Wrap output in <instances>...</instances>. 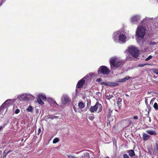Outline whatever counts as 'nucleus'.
<instances>
[{
	"label": "nucleus",
	"mask_w": 158,
	"mask_h": 158,
	"mask_svg": "<svg viewBox=\"0 0 158 158\" xmlns=\"http://www.w3.org/2000/svg\"><path fill=\"white\" fill-rule=\"evenodd\" d=\"M153 106L156 110H158V105L157 103L155 102Z\"/></svg>",
	"instance_id": "nucleus-25"
},
{
	"label": "nucleus",
	"mask_w": 158,
	"mask_h": 158,
	"mask_svg": "<svg viewBox=\"0 0 158 158\" xmlns=\"http://www.w3.org/2000/svg\"><path fill=\"white\" fill-rule=\"evenodd\" d=\"M146 106H147V107L146 110L148 112V114H149V112H150V111L151 110V108L150 106L148 104H147L146 105Z\"/></svg>",
	"instance_id": "nucleus-21"
},
{
	"label": "nucleus",
	"mask_w": 158,
	"mask_h": 158,
	"mask_svg": "<svg viewBox=\"0 0 158 158\" xmlns=\"http://www.w3.org/2000/svg\"><path fill=\"white\" fill-rule=\"evenodd\" d=\"M145 28L143 26H139L136 31V39L138 42L139 44L140 42L143 43V39L145 34Z\"/></svg>",
	"instance_id": "nucleus-2"
},
{
	"label": "nucleus",
	"mask_w": 158,
	"mask_h": 158,
	"mask_svg": "<svg viewBox=\"0 0 158 158\" xmlns=\"http://www.w3.org/2000/svg\"><path fill=\"white\" fill-rule=\"evenodd\" d=\"M152 58V56L151 55L149 56L147 58L145 59V61H147L151 59Z\"/></svg>",
	"instance_id": "nucleus-29"
},
{
	"label": "nucleus",
	"mask_w": 158,
	"mask_h": 158,
	"mask_svg": "<svg viewBox=\"0 0 158 158\" xmlns=\"http://www.w3.org/2000/svg\"><path fill=\"white\" fill-rule=\"evenodd\" d=\"M156 149L158 152V141H157L156 143Z\"/></svg>",
	"instance_id": "nucleus-30"
},
{
	"label": "nucleus",
	"mask_w": 158,
	"mask_h": 158,
	"mask_svg": "<svg viewBox=\"0 0 158 158\" xmlns=\"http://www.w3.org/2000/svg\"><path fill=\"white\" fill-rule=\"evenodd\" d=\"M123 30H121L114 32L113 35V39L116 43H125L127 39L126 35L124 34Z\"/></svg>",
	"instance_id": "nucleus-1"
},
{
	"label": "nucleus",
	"mask_w": 158,
	"mask_h": 158,
	"mask_svg": "<svg viewBox=\"0 0 158 158\" xmlns=\"http://www.w3.org/2000/svg\"><path fill=\"white\" fill-rule=\"evenodd\" d=\"M123 157L124 158H129L127 154H124L123 155Z\"/></svg>",
	"instance_id": "nucleus-33"
},
{
	"label": "nucleus",
	"mask_w": 158,
	"mask_h": 158,
	"mask_svg": "<svg viewBox=\"0 0 158 158\" xmlns=\"http://www.w3.org/2000/svg\"><path fill=\"white\" fill-rule=\"evenodd\" d=\"M96 81L99 82H100L101 81V80L100 78H98L96 80Z\"/></svg>",
	"instance_id": "nucleus-38"
},
{
	"label": "nucleus",
	"mask_w": 158,
	"mask_h": 158,
	"mask_svg": "<svg viewBox=\"0 0 158 158\" xmlns=\"http://www.w3.org/2000/svg\"><path fill=\"white\" fill-rule=\"evenodd\" d=\"M38 97L40 99H42L43 100H47L45 94H39Z\"/></svg>",
	"instance_id": "nucleus-16"
},
{
	"label": "nucleus",
	"mask_w": 158,
	"mask_h": 158,
	"mask_svg": "<svg viewBox=\"0 0 158 158\" xmlns=\"http://www.w3.org/2000/svg\"><path fill=\"white\" fill-rule=\"evenodd\" d=\"M145 104H146V105L147 104H148V99L146 98L145 99Z\"/></svg>",
	"instance_id": "nucleus-39"
},
{
	"label": "nucleus",
	"mask_w": 158,
	"mask_h": 158,
	"mask_svg": "<svg viewBox=\"0 0 158 158\" xmlns=\"http://www.w3.org/2000/svg\"><path fill=\"white\" fill-rule=\"evenodd\" d=\"M104 84L107 86H116L119 85V83L118 82H114L109 83L105 82Z\"/></svg>",
	"instance_id": "nucleus-12"
},
{
	"label": "nucleus",
	"mask_w": 158,
	"mask_h": 158,
	"mask_svg": "<svg viewBox=\"0 0 158 158\" xmlns=\"http://www.w3.org/2000/svg\"><path fill=\"white\" fill-rule=\"evenodd\" d=\"M51 118H52V119H53V118H58V117H57V116H56L54 115V116H52Z\"/></svg>",
	"instance_id": "nucleus-37"
},
{
	"label": "nucleus",
	"mask_w": 158,
	"mask_h": 158,
	"mask_svg": "<svg viewBox=\"0 0 158 158\" xmlns=\"http://www.w3.org/2000/svg\"><path fill=\"white\" fill-rule=\"evenodd\" d=\"M148 117L149 118V122H150L151 121V118L150 117H149V116H148Z\"/></svg>",
	"instance_id": "nucleus-41"
},
{
	"label": "nucleus",
	"mask_w": 158,
	"mask_h": 158,
	"mask_svg": "<svg viewBox=\"0 0 158 158\" xmlns=\"http://www.w3.org/2000/svg\"><path fill=\"white\" fill-rule=\"evenodd\" d=\"M128 58V59H129V60H131V59H130V58Z\"/></svg>",
	"instance_id": "nucleus-46"
},
{
	"label": "nucleus",
	"mask_w": 158,
	"mask_h": 158,
	"mask_svg": "<svg viewBox=\"0 0 158 158\" xmlns=\"http://www.w3.org/2000/svg\"><path fill=\"white\" fill-rule=\"evenodd\" d=\"M157 43H156V42L151 41V42H150L149 44L151 45H156Z\"/></svg>",
	"instance_id": "nucleus-28"
},
{
	"label": "nucleus",
	"mask_w": 158,
	"mask_h": 158,
	"mask_svg": "<svg viewBox=\"0 0 158 158\" xmlns=\"http://www.w3.org/2000/svg\"><path fill=\"white\" fill-rule=\"evenodd\" d=\"M141 19V16L139 15H135L132 16L130 18L131 23L134 24H137Z\"/></svg>",
	"instance_id": "nucleus-8"
},
{
	"label": "nucleus",
	"mask_w": 158,
	"mask_h": 158,
	"mask_svg": "<svg viewBox=\"0 0 158 158\" xmlns=\"http://www.w3.org/2000/svg\"><path fill=\"white\" fill-rule=\"evenodd\" d=\"M128 52L134 57H137L139 55L138 49L134 46H131L128 47Z\"/></svg>",
	"instance_id": "nucleus-5"
},
{
	"label": "nucleus",
	"mask_w": 158,
	"mask_h": 158,
	"mask_svg": "<svg viewBox=\"0 0 158 158\" xmlns=\"http://www.w3.org/2000/svg\"><path fill=\"white\" fill-rule=\"evenodd\" d=\"M11 101L10 99H8L4 103V104L6 105H9Z\"/></svg>",
	"instance_id": "nucleus-26"
},
{
	"label": "nucleus",
	"mask_w": 158,
	"mask_h": 158,
	"mask_svg": "<svg viewBox=\"0 0 158 158\" xmlns=\"http://www.w3.org/2000/svg\"><path fill=\"white\" fill-rule=\"evenodd\" d=\"M85 78V77L78 82L77 85V88H80L83 86L85 83V81L84 79Z\"/></svg>",
	"instance_id": "nucleus-9"
},
{
	"label": "nucleus",
	"mask_w": 158,
	"mask_h": 158,
	"mask_svg": "<svg viewBox=\"0 0 158 158\" xmlns=\"http://www.w3.org/2000/svg\"><path fill=\"white\" fill-rule=\"evenodd\" d=\"M98 72L99 74L107 75L109 73L110 70L109 68L106 66H102L98 69Z\"/></svg>",
	"instance_id": "nucleus-7"
},
{
	"label": "nucleus",
	"mask_w": 158,
	"mask_h": 158,
	"mask_svg": "<svg viewBox=\"0 0 158 158\" xmlns=\"http://www.w3.org/2000/svg\"><path fill=\"white\" fill-rule=\"evenodd\" d=\"M34 97L32 95L27 93H23L18 96L17 98L20 101H28L30 99H33Z\"/></svg>",
	"instance_id": "nucleus-4"
},
{
	"label": "nucleus",
	"mask_w": 158,
	"mask_h": 158,
	"mask_svg": "<svg viewBox=\"0 0 158 158\" xmlns=\"http://www.w3.org/2000/svg\"><path fill=\"white\" fill-rule=\"evenodd\" d=\"M98 109V113L101 112L102 110V105L97 102L95 105L94 106H91L89 109V110L92 113L96 112Z\"/></svg>",
	"instance_id": "nucleus-6"
},
{
	"label": "nucleus",
	"mask_w": 158,
	"mask_h": 158,
	"mask_svg": "<svg viewBox=\"0 0 158 158\" xmlns=\"http://www.w3.org/2000/svg\"><path fill=\"white\" fill-rule=\"evenodd\" d=\"M33 110V109L32 107L31 106H29V107L27 109V110L28 112H32V111Z\"/></svg>",
	"instance_id": "nucleus-24"
},
{
	"label": "nucleus",
	"mask_w": 158,
	"mask_h": 158,
	"mask_svg": "<svg viewBox=\"0 0 158 158\" xmlns=\"http://www.w3.org/2000/svg\"><path fill=\"white\" fill-rule=\"evenodd\" d=\"M146 132L150 135H156V133L155 131H152L151 130H148L146 131Z\"/></svg>",
	"instance_id": "nucleus-18"
},
{
	"label": "nucleus",
	"mask_w": 158,
	"mask_h": 158,
	"mask_svg": "<svg viewBox=\"0 0 158 158\" xmlns=\"http://www.w3.org/2000/svg\"><path fill=\"white\" fill-rule=\"evenodd\" d=\"M92 119H93L94 118V117H92Z\"/></svg>",
	"instance_id": "nucleus-47"
},
{
	"label": "nucleus",
	"mask_w": 158,
	"mask_h": 158,
	"mask_svg": "<svg viewBox=\"0 0 158 158\" xmlns=\"http://www.w3.org/2000/svg\"><path fill=\"white\" fill-rule=\"evenodd\" d=\"M40 132H41V129L39 128L38 129V133H37L38 135H39L40 134Z\"/></svg>",
	"instance_id": "nucleus-36"
},
{
	"label": "nucleus",
	"mask_w": 158,
	"mask_h": 158,
	"mask_svg": "<svg viewBox=\"0 0 158 158\" xmlns=\"http://www.w3.org/2000/svg\"><path fill=\"white\" fill-rule=\"evenodd\" d=\"M105 158H109V157L107 156V157H106Z\"/></svg>",
	"instance_id": "nucleus-45"
},
{
	"label": "nucleus",
	"mask_w": 158,
	"mask_h": 158,
	"mask_svg": "<svg viewBox=\"0 0 158 158\" xmlns=\"http://www.w3.org/2000/svg\"><path fill=\"white\" fill-rule=\"evenodd\" d=\"M2 128V126H0V130Z\"/></svg>",
	"instance_id": "nucleus-44"
},
{
	"label": "nucleus",
	"mask_w": 158,
	"mask_h": 158,
	"mask_svg": "<svg viewBox=\"0 0 158 158\" xmlns=\"http://www.w3.org/2000/svg\"><path fill=\"white\" fill-rule=\"evenodd\" d=\"M150 137V136L147 134L143 133V139L144 140H147L149 139Z\"/></svg>",
	"instance_id": "nucleus-15"
},
{
	"label": "nucleus",
	"mask_w": 158,
	"mask_h": 158,
	"mask_svg": "<svg viewBox=\"0 0 158 158\" xmlns=\"http://www.w3.org/2000/svg\"><path fill=\"white\" fill-rule=\"evenodd\" d=\"M10 151H8V152H7V153H6V155H7L9 153H10Z\"/></svg>",
	"instance_id": "nucleus-42"
},
{
	"label": "nucleus",
	"mask_w": 158,
	"mask_h": 158,
	"mask_svg": "<svg viewBox=\"0 0 158 158\" xmlns=\"http://www.w3.org/2000/svg\"><path fill=\"white\" fill-rule=\"evenodd\" d=\"M111 69H114L115 68H118L122 65V62L120 59L116 56L112 57L110 60Z\"/></svg>",
	"instance_id": "nucleus-3"
},
{
	"label": "nucleus",
	"mask_w": 158,
	"mask_h": 158,
	"mask_svg": "<svg viewBox=\"0 0 158 158\" xmlns=\"http://www.w3.org/2000/svg\"><path fill=\"white\" fill-rule=\"evenodd\" d=\"M153 72L155 74H158V69H155Z\"/></svg>",
	"instance_id": "nucleus-31"
},
{
	"label": "nucleus",
	"mask_w": 158,
	"mask_h": 158,
	"mask_svg": "<svg viewBox=\"0 0 158 158\" xmlns=\"http://www.w3.org/2000/svg\"><path fill=\"white\" fill-rule=\"evenodd\" d=\"M104 83H105V82H102V83H101V84H104Z\"/></svg>",
	"instance_id": "nucleus-43"
},
{
	"label": "nucleus",
	"mask_w": 158,
	"mask_h": 158,
	"mask_svg": "<svg viewBox=\"0 0 158 158\" xmlns=\"http://www.w3.org/2000/svg\"><path fill=\"white\" fill-rule=\"evenodd\" d=\"M20 112V110L19 109H17L15 112V113L16 114H18Z\"/></svg>",
	"instance_id": "nucleus-34"
},
{
	"label": "nucleus",
	"mask_w": 158,
	"mask_h": 158,
	"mask_svg": "<svg viewBox=\"0 0 158 158\" xmlns=\"http://www.w3.org/2000/svg\"><path fill=\"white\" fill-rule=\"evenodd\" d=\"M3 2L5 1V0H2Z\"/></svg>",
	"instance_id": "nucleus-48"
},
{
	"label": "nucleus",
	"mask_w": 158,
	"mask_h": 158,
	"mask_svg": "<svg viewBox=\"0 0 158 158\" xmlns=\"http://www.w3.org/2000/svg\"><path fill=\"white\" fill-rule=\"evenodd\" d=\"M68 158H76V157L72 155H69L68 156Z\"/></svg>",
	"instance_id": "nucleus-32"
},
{
	"label": "nucleus",
	"mask_w": 158,
	"mask_h": 158,
	"mask_svg": "<svg viewBox=\"0 0 158 158\" xmlns=\"http://www.w3.org/2000/svg\"><path fill=\"white\" fill-rule=\"evenodd\" d=\"M47 100L50 105L52 106L57 107L59 106L56 101L51 98H48Z\"/></svg>",
	"instance_id": "nucleus-10"
},
{
	"label": "nucleus",
	"mask_w": 158,
	"mask_h": 158,
	"mask_svg": "<svg viewBox=\"0 0 158 158\" xmlns=\"http://www.w3.org/2000/svg\"><path fill=\"white\" fill-rule=\"evenodd\" d=\"M37 101L41 105H43L44 104V102L41 100V99L39 97L37 98Z\"/></svg>",
	"instance_id": "nucleus-22"
},
{
	"label": "nucleus",
	"mask_w": 158,
	"mask_h": 158,
	"mask_svg": "<svg viewBox=\"0 0 158 158\" xmlns=\"http://www.w3.org/2000/svg\"><path fill=\"white\" fill-rule=\"evenodd\" d=\"M61 100L63 104H66L69 101V98L66 95H63L61 98Z\"/></svg>",
	"instance_id": "nucleus-11"
},
{
	"label": "nucleus",
	"mask_w": 158,
	"mask_h": 158,
	"mask_svg": "<svg viewBox=\"0 0 158 158\" xmlns=\"http://www.w3.org/2000/svg\"><path fill=\"white\" fill-rule=\"evenodd\" d=\"M154 100V98H152L150 101V104H152Z\"/></svg>",
	"instance_id": "nucleus-35"
},
{
	"label": "nucleus",
	"mask_w": 158,
	"mask_h": 158,
	"mask_svg": "<svg viewBox=\"0 0 158 158\" xmlns=\"http://www.w3.org/2000/svg\"><path fill=\"white\" fill-rule=\"evenodd\" d=\"M126 152L131 157H133L135 155V153L133 150H127Z\"/></svg>",
	"instance_id": "nucleus-13"
},
{
	"label": "nucleus",
	"mask_w": 158,
	"mask_h": 158,
	"mask_svg": "<svg viewBox=\"0 0 158 158\" xmlns=\"http://www.w3.org/2000/svg\"><path fill=\"white\" fill-rule=\"evenodd\" d=\"M133 118L134 119H138V117L137 116H134L133 117Z\"/></svg>",
	"instance_id": "nucleus-40"
},
{
	"label": "nucleus",
	"mask_w": 158,
	"mask_h": 158,
	"mask_svg": "<svg viewBox=\"0 0 158 158\" xmlns=\"http://www.w3.org/2000/svg\"><path fill=\"white\" fill-rule=\"evenodd\" d=\"M82 158H90L89 153L87 152H84L82 155Z\"/></svg>",
	"instance_id": "nucleus-19"
},
{
	"label": "nucleus",
	"mask_w": 158,
	"mask_h": 158,
	"mask_svg": "<svg viewBox=\"0 0 158 158\" xmlns=\"http://www.w3.org/2000/svg\"><path fill=\"white\" fill-rule=\"evenodd\" d=\"M130 78V77H129L127 76L123 79H119L118 81H116V82H118V83L119 82H124L129 79Z\"/></svg>",
	"instance_id": "nucleus-14"
},
{
	"label": "nucleus",
	"mask_w": 158,
	"mask_h": 158,
	"mask_svg": "<svg viewBox=\"0 0 158 158\" xmlns=\"http://www.w3.org/2000/svg\"><path fill=\"white\" fill-rule=\"evenodd\" d=\"M59 141V139L58 138H55L53 141V143H56Z\"/></svg>",
	"instance_id": "nucleus-23"
},
{
	"label": "nucleus",
	"mask_w": 158,
	"mask_h": 158,
	"mask_svg": "<svg viewBox=\"0 0 158 158\" xmlns=\"http://www.w3.org/2000/svg\"><path fill=\"white\" fill-rule=\"evenodd\" d=\"M150 19L146 17L144 19H143L142 21V23L143 24L147 23L148 21Z\"/></svg>",
	"instance_id": "nucleus-20"
},
{
	"label": "nucleus",
	"mask_w": 158,
	"mask_h": 158,
	"mask_svg": "<svg viewBox=\"0 0 158 158\" xmlns=\"http://www.w3.org/2000/svg\"><path fill=\"white\" fill-rule=\"evenodd\" d=\"M78 106L80 109H82L85 107V104L82 102H79L78 104Z\"/></svg>",
	"instance_id": "nucleus-17"
},
{
	"label": "nucleus",
	"mask_w": 158,
	"mask_h": 158,
	"mask_svg": "<svg viewBox=\"0 0 158 158\" xmlns=\"http://www.w3.org/2000/svg\"><path fill=\"white\" fill-rule=\"evenodd\" d=\"M146 65H150V64H139L138 65V66L139 67H143L144 66Z\"/></svg>",
	"instance_id": "nucleus-27"
}]
</instances>
